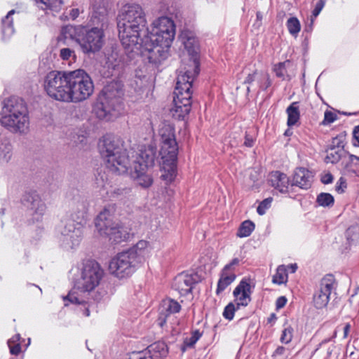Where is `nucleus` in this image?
<instances>
[{
	"mask_svg": "<svg viewBox=\"0 0 359 359\" xmlns=\"http://www.w3.org/2000/svg\"><path fill=\"white\" fill-rule=\"evenodd\" d=\"M313 177L312 172L309 170L304 168H298L294 171L292 184L301 189H308L311 186Z\"/></svg>",
	"mask_w": 359,
	"mask_h": 359,
	"instance_id": "22",
	"label": "nucleus"
},
{
	"mask_svg": "<svg viewBox=\"0 0 359 359\" xmlns=\"http://www.w3.org/2000/svg\"><path fill=\"white\" fill-rule=\"evenodd\" d=\"M290 268L291 269L292 272L294 273L296 271L297 267L296 264H294V265L292 264L290 266Z\"/></svg>",
	"mask_w": 359,
	"mask_h": 359,
	"instance_id": "62",
	"label": "nucleus"
},
{
	"mask_svg": "<svg viewBox=\"0 0 359 359\" xmlns=\"http://www.w3.org/2000/svg\"><path fill=\"white\" fill-rule=\"evenodd\" d=\"M334 278L331 274L326 275L320 280L313 297V302L316 309H323L327 305L334 289Z\"/></svg>",
	"mask_w": 359,
	"mask_h": 359,
	"instance_id": "14",
	"label": "nucleus"
},
{
	"mask_svg": "<svg viewBox=\"0 0 359 359\" xmlns=\"http://www.w3.org/2000/svg\"><path fill=\"white\" fill-rule=\"evenodd\" d=\"M83 28L82 27L73 25L64 26L61 29L60 38L64 39H71L77 42V39L81 37Z\"/></svg>",
	"mask_w": 359,
	"mask_h": 359,
	"instance_id": "25",
	"label": "nucleus"
},
{
	"mask_svg": "<svg viewBox=\"0 0 359 359\" xmlns=\"http://www.w3.org/2000/svg\"><path fill=\"white\" fill-rule=\"evenodd\" d=\"M272 202L271 198H268L262 201L260 204L258 205L257 211L259 215H263L265 214L267 209H269L271 206Z\"/></svg>",
	"mask_w": 359,
	"mask_h": 359,
	"instance_id": "43",
	"label": "nucleus"
},
{
	"mask_svg": "<svg viewBox=\"0 0 359 359\" xmlns=\"http://www.w3.org/2000/svg\"><path fill=\"white\" fill-rule=\"evenodd\" d=\"M257 19H259V20H262V13H261L260 12H257Z\"/></svg>",
	"mask_w": 359,
	"mask_h": 359,
	"instance_id": "63",
	"label": "nucleus"
},
{
	"mask_svg": "<svg viewBox=\"0 0 359 359\" xmlns=\"http://www.w3.org/2000/svg\"><path fill=\"white\" fill-rule=\"evenodd\" d=\"M131 192L130 189L127 187H118L114 188L108 192L109 197L111 200H120L122 201L126 197L130 196Z\"/></svg>",
	"mask_w": 359,
	"mask_h": 359,
	"instance_id": "29",
	"label": "nucleus"
},
{
	"mask_svg": "<svg viewBox=\"0 0 359 359\" xmlns=\"http://www.w3.org/2000/svg\"><path fill=\"white\" fill-rule=\"evenodd\" d=\"M336 119H337V116L334 113L329 111H326L325 112V116H324V120H323L324 123H333Z\"/></svg>",
	"mask_w": 359,
	"mask_h": 359,
	"instance_id": "46",
	"label": "nucleus"
},
{
	"mask_svg": "<svg viewBox=\"0 0 359 359\" xmlns=\"http://www.w3.org/2000/svg\"><path fill=\"white\" fill-rule=\"evenodd\" d=\"M147 25L145 13L137 4L124 5L118 12L117 28L121 44L126 51L138 55L141 50V32Z\"/></svg>",
	"mask_w": 359,
	"mask_h": 359,
	"instance_id": "5",
	"label": "nucleus"
},
{
	"mask_svg": "<svg viewBox=\"0 0 359 359\" xmlns=\"http://www.w3.org/2000/svg\"><path fill=\"white\" fill-rule=\"evenodd\" d=\"M180 38L189 58L188 62L183 63L178 70L173 97L174 105L170 109L172 116L176 119L183 118L191 110L192 83L200 71L198 39L189 30H183Z\"/></svg>",
	"mask_w": 359,
	"mask_h": 359,
	"instance_id": "1",
	"label": "nucleus"
},
{
	"mask_svg": "<svg viewBox=\"0 0 359 359\" xmlns=\"http://www.w3.org/2000/svg\"><path fill=\"white\" fill-rule=\"evenodd\" d=\"M334 346L333 344L329 346L327 348V357H330L334 350Z\"/></svg>",
	"mask_w": 359,
	"mask_h": 359,
	"instance_id": "59",
	"label": "nucleus"
},
{
	"mask_svg": "<svg viewBox=\"0 0 359 359\" xmlns=\"http://www.w3.org/2000/svg\"><path fill=\"white\" fill-rule=\"evenodd\" d=\"M107 10L101 0H98L92 6V21L95 25L104 27L107 22Z\"/></svg>",
	"mask_w": 359,
	"mask_h": 359,
	"instance_id": "23",
	"label": "nucleus"
},
{
	"mask_svg": "<svg viewBox=\"0 0 359 359\" xmlns=\"http://www.w3.org/2000/svg\"><path fill=\"white\" fill-rule=\"evenodd\" d=\"M290 62L286 60L283 62H279L273 66V70L275 72L277 77L285 80L287 75V67L290 65Z\"/></svg>",
	"mask_w": 359,
	"mask_h": 359,
	"instance_id": "36",
	"label": "nucleus"
},
{
	"mask_svg": "<svg viewBox=\"0 0 359 359\" xmlns=\"http://www.w3.org/2000/svg\"><path fill=\"white\" fill-rule=\"evenodd\" d=\"M346 187V180L343 177H340L335 187L336 191L339 193H341Z\"/></svg>",
	"mask_w": 359,
	"mask_h": 359,
	"instance_id": "47",
	"label": "nucleus"
},
{
	"mask_svg": "<svg viewBox=\"0 0 359 359\" xmlns=\"http://www.w3.org/2000/svg\"><path fill=\"white\" fill-rule=\"evenodd\" d=\"M196 282V275L181 273L174 278L172 288L181 295H187L191 292Z\"/></svg>",
	"mask_w": 359,
	"mask_h": 359,
	"instance_id": "16",
	"label": "nucleus"
},
{
	"mask_svg": "<svg viewBox=\"0 0 359 359\" xmlns=\"http://www.w3.org/2000/svg\"><path fill=\"white\" fill-rule=\"evenodd\" d=\"M293 332L294 329L290 325L285 327L280 338V342L285 344H289L292 339Z\"/></svg>",
	"mask_w": 359,
	"mask_h": 359,
	"instance_id": "39",
	"label": "nucleus"
},
{
	"mask_svg": "<svg viewBox=\"0 0 359 359\" xmlns=\"http://www.w3.org/2000/svg\"><path fill=\"white\" fill-rule=\"evenodd\" d=\"M276 319H277V318H276V314L273 313L268 318L267 321L269 323L273 324L276 322Z\"/></svg>",
	"mask_w": 359,
	"mask_h": 359,
	"instance_id": "58",
	"label": "nucleus"
},
{
	"mask_svg": "<svg viewBox=\"0 0 359 359\" xmlns=\"http://www.w3.org/2000/svg\"><path fill=\"white\" fill-rule=\"evenodd\" d=\"M325 161L326 163H336L345 154V151L341 148L329 147L326 151Z\"/></svg>",
	"mask_w": 359,
	"mask_h": 359,
	"instance_id": "28",
	"label": "nucleus"
},
{
	"mask_svg": "<svg viewBox=\"0 0 359 359\" xmlns=\"http://www.w3.org/2000/svg\"><path fill=\"white\" fill-rule=\"evenodd\" d=\"M201 334L198 331H196L193 333L192 336L189 338H187L184 341L183 347L182 350L184 351L187 348L192 347L196 341L199 339Z\"/></svg>",
	"mask_w": 359,
	"mask_h": 359,
	"instance_id": "40",
	"label": "nucleus"
},
{
	"mask_svg": "<svg viewBox=\"0 0 359 359\" xmlns=\"http://www.w3.org/2000/svg\"><path fill=\"white\" fill-rule=\"evenodd\" d=\"M254 144V139L248 134L245 135L244 144L248 147H252Z\"/></svg>",
	"mask_w": 359,
	"mask_h": 359,
	"instance_id": "54",
	"label": "nucleus"
},
{
	"mask_svg": "<svg viewBox=\"0 0 359 359\" xmlns=\"http://www.w3.org/2000/svg\"><path fill=\"white\" fill-rule=\"evenodd\" d=\"M104 274L103 269L97 262L86 261L83 264L79 278L75 282L72 290L64 297V301L81 304L86 302L85 298L87 296H91L95 301L100 300L106 292L96 290L101 285Z\"/></svg>",
	"mask_w": 359,
	"mask_h": 359,
	"instance_id": "6",
	"label": "nucleus"
},
{
	"mask_svg": "<svg viewBox=\"0 0 359 359\" xmlns=\"http://www.w3.org/2000/svg\"><path fill=\"white\" fill-rule=\"evenodd\" d=\"M272 81L268 74H264L258 79V85L260 89L266 90L271 86Z\"/></svg>",
	"mask_w": 359,
	"mask_h": 359,
	"instance_id": "42",
	"label": "nucleus"
},
{
	"mask_svg": "<svg viewBox=\"0 0 359 359\" xmlns=\"http://www.w3.org/2000/svg\"><path fill=\"white\" fill-rule=\"evenodd\" d=\"M288 134H289V130H287L285 131V135H287Z\"/></svg>",
	"mask_w": 359,
	"mask_h": 359,
	"instance_id": "64",
	"label": "nucleus"
},
{
	"mask_svg": "<svg viewBox=\"0 0 359 359\" xmlns=\"http://www.w3.org/2000/svg\"><path fill=\"white\" fill-rule=\"evenodd\" d=\"M351 325L349 323H346L344 327V338H346L349 334L351 330Z\"/></svg>",
	"mask_w": 359,
	"mask_h": 359,
	"instance_id": "57",
	"label": "nucleus"
},
{
	"mask_svg": "<svg viewBox=\"0 0 359 359\" xmlns=\"http://www.w3.org/2000/svg\"><path fill=\"white\" fill-rule=\"evenodd\" d=\"M269 182L271 187L280 193H287L290 179L286 174L280 171H273L269 175Z\"/></svg>",
	"mask_w": 359,
	"mask_h": 359,
	"instance_id": "21",
	"label": "nucleus"
},
{
	"mask_svg": "<svg viewBox=\"0 0 359 359\" xmlns=\"http://www.w3.org/2000/svg\"><path fill=\"white\" fill-rule=\"evenodd\" d=\"M149 245V243L146 241L142 240L136 243V245L130 248L129 250L135 252L138 257L139 262L141 263L142 257L145 253Z\"/></svg>",
	"mask_w": 359,
	"mask_h": 359,
	"instance_id": "34",
	"label": "nucleus"
},
{
	"mask_svg": "<svg viewBox=\"0 0 359 359\" xmlns=\"http://www.w3.org/2000/svg\"><path fill=\"white\" fill-rule=\"evenodd\" d=\"M337 330H334V333H333V335L332 337L330 338H327V339H325L324 340H323L320 344H319V347L316 348V351L319 348H323L325 345H326L327 343H329L330 341H331L333 339H334L336 337H337Z\"/></svg>",
	"mask_w": 359,
	"mask_h": 359,
	"instance_id": "51",
	"label": "nucleus"
},
{
	"mask_svg": "<svg viewBox=\"0 0 359 359\" xmlns=\"http://www.w3.org/2000/svg\"><path fill=\"white\" fill-rule=\"evenodd\" d=\"M156 149L151 146L144 147L139 150L133 165L139 168H148L153 166L156 158Z\"/></svg>",
	"mask_w": 359,
	"mask_h": 359,
	"instance_id": "18",
	"label": "nucleus"
},
{
	"mask_svg": "<svg viewBox=\"0 0 359 359\" xmlns=\"http://www.w3.org/2000/svg\"><path fill=\"white\" fill-rule=\"evenodd\" d=\"M87 212L83 201H73L71 217L72 219H64L57 228L58 239L60 245L66 250L78 247L81 241L83 230L81 222Z\"/></svg>",
	"mask_w": 359,
	"mask_h": 359,
	"instance_id": "7",
	"label": "nucleus"
},
{
	"mask_svg": "<svg viewBox=\"0 0 359 359\" xmlns=\"http://www.w3.org/2000/svg\"><path fill=\"white\" fill-rule=\"evenodd\" d=\"M138 257L133 250H127L118 253L111 259L109 269L111 274L118 278H124L131 276L140 265Z\"/></svg>",
	"mask_w": 359,
	"mask_h": 359,
	"instance_id": "12",
	"label": "nucleus"
},
{
	"mask_svg": "<svg viewBox=\"0 0 359 359\" xmlns=\"http://www.w3.org/2000/svg\"><path fill=\"white\" fill-rule=\"evenodd\" d=\"M59 55L61 60L68 62L69 64L75 62L76 60L74 50L69 48H60Z\"/></svg>",
	"mask_w": 359,
	"mask_h": 359,
	"instance_id": "38",
	"label": "nucleus"
},
{
	"mask_svg": "<svg viewBox=\"0 0 359 359\" xmlns=\"http://www.w3.org/2000/svg\"><path fill=\"white\" fill-rule=\"evenodd\" d=\"M158 133L161 141L160 154L163 161V168L168 172L170 180H172L176 175L178 154L174 128L170 124L163 123L161 125Z\"/></svg>",
	"mask_w": 359,
	"mask_h": 359,
	"instance_id": "11",
	"label": "nucleus"
},
{
	"mask_svg": "<svg viewBox=\"0 0 359 359\" xmlns=\"http://www.w3.org/2000/svg\"><path fill=\"white\" fill-rule=\"evenodd\" d=\"M22 203L30 212L33 222L42 219L46 210V206L35 191H26L22 197Z\"/></svg>",
	"mask_w": 359,
	"mask_h": 359,
	"instance_id": "15",
	"label": "nucleus"
},
{
	"mask_svg": "<svg viewBox=\"0 0 359 359\" xmlns=\"http://www.w3.org/2000/svg\"><path fill=\"white\" fill-rule=\"evenodd\" d=\"M333 180V177L331 173H325L321 177V182L325 184L331 183Z\"/></svg>",
	"mask_w": 359,
	"mask_h": 359,
	"instance_id": "50",
	"label": "nucleus"
},
{
	"mask_svg": "<svg viewBox=\"0 0 359 359\" xmlns=\"http://www.w3.org/2000/svg\"><path fill=\"white\" fill-rule=\"evenodd\" d=\"M123 83L119 81L108 83L101 91L93 111L96 116L105 121L117 117L123 110Z\"/></svg>",
	"mask_w": 359,
	"mask_h": 359,
	"instance_id": "8",
	"label": "nucleus"
},
{
	"mask_svg": "<svg viewBox=\"0 0 359 359\" xmlns=\"http://www.w3.org/2000/svg\"><path fill=\"white\" fill-rule=\"evenodd\" d=\"M353 135L354 140L353 144L359 147V125L355 127Z\"/></svg>",
	"mask_w": 359,
	"mask_h": 359,
	"instance_id": "49",
	"label": "nucleus"
},
{
	"mask_svg": "<svg viewBox=\"0 0 359 359\" xmlns=\"http://www.w3.org/2000/svg\"><path fill=\"white\" fill-rule=\"evenodd\" d=\"M344 137L342 136H337L332 139V144L330 147L333 148H341L344 149Z\"/></svg>",
	"mask_w": 359,
	"mask_h": 359,
	"instance_id": "44",
	"label": "nucleus"
},
{
	"mask_svg": "<svg viewBox=\"0 0 359 359\" xmlns=\"http://www.w3.org/2000/svg\"><path fill=\"white\" fill-rule=\"evenodd\" d=\"M287 27L291 35L296 37L301 29L299 20L295 17L290 18L287 21Z\"/></svg>",
	"mask_w": 359,
	"mask_h": 359,
	"instance_id": "35",
	"label": "nucleus"
},
{
	"mask_svg": "<svg viewBox=\"0 0 359 359\" xmlns=\"http://www.w3.org/2000/svg\"><path fill=\"white\" fill-rule=\"evenodd\" d=\"M287 280V274L284 266H279L276 269V274L273 276V283L281 285Z\"/></svg>",
	"mask_w": 359,
	"mask_h": 359,
	"instance_id": "37",
	"label": "nucleus"
},
{
	"mask_svg": "<svg viewBox=\"0 0 359 359\" xmlns=\"http://www.w3.org/2000/svg\"><path fill=\"white\" fill-rule=\"evenodd\" d=\"M252 292V287L247 280H243L240 282L233 291L237 309L248 305L251 301Z\"/></svg>",
	"mask_w": 359,
	"mask_h": 359,
	"instance_id": "17",
	"label": "nucleus"
},
{
	"mask_svg": "<svg viewBox=\"0 0 359 359\" xmlns=\"http://www.w3.org/2000/svg\"><path fill=\"white\" fill-rule=\"evenodd\" d=\"M316 203L322 207H332L334 203V197L328 193H320L318 195Z\"/></svg>",
	"mask_w": 359,
	"mask_h": 359,
	"instance_id": "32",
	"label": "nucleus"
},
{
	"mask_svg": "<svg viewBox=\"0 0 359 359\" xmlns=\"http://www.w3.org/2000/svg\"><path fill=\"white\" fill-rule=\"evenodd\" d=\"M104 37L103 27L97 26L90 29L83 27L77 43L84 53H95L102 48Z\"/></svg>",
	"mask_w": 359,
	"mask_h": 359,
	"instance_id": "13",
	"label": "nucleus"
},
{
	"mask_svg": "<svg viewBox=\"0 0 359 359\" xmlns=\"http://www.w3.org/2000/svg\"><path fill=\"white\" fill-rule=\"evenodd\" d=\"M236 279V275L233 271H228L222 269L220 278L217 283L216 293L218 294L224 291Z\"/></svg>",
	"mask_w": 359,
	"mask_h": 359,
	"instance_id": "24",
	"label": "nucleus"
},
{
	"mask_svg": "<svg viewBox=\"0 0 359 359\" xmlns=\"http://www.w3.org/2000/svg\"><path fill=\"white\" fill-rule=\"evenodd\" d=\"M255 229V224L250 221H244L240 226L236 233L238 237L244 238L249 236Z\"/></svg>",
	"mask_w": 359,
	"mask_h": 359,
	"instance_id": "30",
	"label": "nucleus"
},
{
	"mask_svg": "<svg viewBox=\"0 0 359 359\" xmlns=\"http://www.w3.org/2000/svg\"><path fill=\"white\" fill-rule=\"evenodd\" d=\"M99 149L106 167L111 172L123 174L130 168L131 177L140 186L147 188L152 184V177L146 173L147 168H139L137 164L132 165L130 164L126 149L118 139L109 136L104 137L100 141Z\"/></svg>",
	"mask_w": 359,
	"mask_h": 359,
	"instance_id": "3",
	"label": "nucleus"
},
{
	"mask_svg": "<svg viewBox=\"0 0 359 359\" xmlns=\"http://www.w3.org/2000/svg\"><path fill=\"white\" fill-rule=\"evenodd\" d=\"M1 125L15 134H25L29 130V118L22 100L11 97L4 102L0 117Z\"/></svg>",
	"mask_w": 359,
	"mask_h": 359,
	"instance_id": "9",
	"label": "nucleus"
},
{
	"mask_svg": "<svg viewBox=\"0 0 359 359\" xmlns=\"http://www.w3.org/2000/svg\"><path fill=\"white\" fill-rule=\"evenodd\" d=\"M181 306L180 304L172 299L163 300L159 309V316L157 320L158 325L163 327L170 314L179 312Z\"/></svg>",
	"mask_w": 359,
	"mask_h": 359,
	"instance_id": "19",
	"label": "nucleus"
},
{
	"mask_svg": "<svg viewBox=\"0 0 359 359\" xmlns=\"http://www.w3.org/2000/svg\"><path fill=\"white\" fill-rule=\"evenodd\" d=\"M20 339V335L16 334L8 341V346L11 354L17 355L20 353L21 346Z\"/></svg>",
	"mask_w": 359,
	"mask_h": 359,
	"instance_id": "33",
	"label": "nucleus"
},
{
	"mask_svg": "<svg viewBox=\"0 0 359 359\" xmlns=\"http://www.w3.org/2000/svg\"><path fill=\"white\" fill-rule=\"evenodd\" d=\"M147 35L141 40L139 54L145 55L150 63L157 64L168 56L175 35V25L168 17H161L151 24V29H147Z\"/></svg>",
	"mask_w": 359,
	"mask_h": 359,
	"instance_id": "4",
	"label": "nucleus"
},
{
	"mask_svg": "<svg viewBox=\"0 0 359 359\" xmlns=\"http://www.w3.org/2000/svg\"><path fill=\"white\" fill-rule=\"evenodd\" d=\"M70 16L71 18L74 20L76 19L79 15V10L78 8H73L70 11Z\"/></svg>",
	"mask_w": 359,
	"mask_h": 359,
	"instance_id": "56",
	"label": "nucleus"
},
{
	"mask_svg": "<svg viewBox=\"0 0 359 359\" xmlns=\"http://www.w3.org/2000/svg\"><path fill=\"white\" fill-rule=\"evenodd\" d=\"M15 10L10 11L6 17L2 20V33L4 38H9L14 33L12 15Z\"/></svg>",
	"mask_w": 359,
	"mask_h": 359,
	"instance_id": "27",
	"label": "nucleus"
},
{
	"mask_svg": "<svg viewBox=\"0 0 359 359\" xmlns=\"http://www.w3.org/2000/svg\"><path fill=\"white\" fill-rule=\"evenodd\" d=\"M38 4H41L42 9H50L55 12H58L61 8L62 0H36Z\"/></svg>",
	"mask_w": 359,
	"mask_h": 359,
	"instance_id": "31",
	"label": "nucleus"
},
{
	"mask_svg": "<svg viewBox=\"0 0 359 359\" xmlns=\"http://www.w3.org/2000/svg\"><path fill=\"white\" fill-rule=\"evenodd\" d=\"M237 306L235 305L233 303H229L226 307L224 308V312H223V316L229 320H231L233 318L234 313L236 310H238Z\"/></svg>",
	"mask_w": 359,
	"mask_h": 359,
	"instance_id": "41",
	"label": "nucleus"
},
{
	"mask_svg": "<svg viewBox=\"0 0 359 359\" xmlns=\"http://www.w3.org/2000/svg\"><path fill=\"white\" fill-rule=\"evenodd\" d=\"M14 156V146L10 137L0 134V163L7 164Z\"/></svg>",
	"mask_w": 359,
	"mask_h": 359,
	"instance_id": "20",
	"label": "nucleus"
},
{
	"mask_svg": "<svg viewBox=\"0 0 359 359\" xmlns=\"http://www.w3.org/2000/svg\"><path fill=\"white\" fill-rule=\"evenodd\" d=\"M116 205H106L95 219V226L98 232L114 243H121L128 238L127 229L114 219Z\"/></svg>",
	"mask_w": 359,
	"mask_h": 359,
	"instance_id": "10",
	"label": "nucleus"
},
{
	"mask_svg": "<svg viewBox=\"0 0 359 359\" xmlns=\"http://www.w3.org/2000/svg\"><path fill=\"white\" fill-rule=\"evenodd\" d=\"M350 353V356H351L353 354V351L352 350L351 346L349 344L347 345L346 347V353Z\"/></svg>",
	"mask_w": 359,
	"mask_h": 359,
	"instance_id": "60",
	"label": "nucleus"
},
{
	"mask_svg": "<svg viewBox=\"0 0 359 359\" xmlns=\"http://www.w3.org/2000/svg\"><path fill=\"white\" fill-rule=\"evenodd\" d=\"M287 114V124L289 127L296 125L300 118L299 102H293L286 109Z\"/></svg>",
	"mask_w": 359,
	"mask_h": 359,
	"instance_id": "26",
	"label": "nucleus"
},
{
	"mask_svg": "<svg viewBox=\"0 0 359 359\" xmlns=\"http://www.w3.org/2000/svg\"><path fill=\"white\" fill-rule=\"evenodd\" d=\"M257 72H253L252 74H249L248 75V76L246 77V79H245V80L244 83H248V84H250V83H252L254 81H255V80H256V79H257Z\"/></svg>",
	"mask_w": 359,
	"mask_h": 359,
	"instance_id": "53",
	"label": "nucleus"
},
{
	"mask_svg": "<svg viewBox=\"0 0 359 359\" xmlns=\"http://www.w3.org/2000/svg\"><path fill=\"white\" fill-rule=\"evenodd\" d=\"M323 6H324V3L322 1H320L316 4V5L312 12V18L311 20V23H313V19L316 18L319 15V13L322 11Z\"/></svg>",
	"mask_w": 359,
	"mask_h": 359,
	"instance_id": "45",
	"label": "nucleus"
},
{
	"mask_svg": "<svg viewBox=\"0 0 359 359\" xmlns=\"http://www.w3.org/2000/svg\"><path fill=\"white\" fill-rule=\"evenodd\" d=\"M287 302V299L285 297H280L276 300L277 309H281L285 306Z\"/></svg>",
	"mask_w": 359,
	"mask_h": 359,
	"instance_id": "52",
	"label": "nucleus"
},
{
	"mask_svg": "<svg viewBox=\"0 0 359 359\" xmlns=\"http://www.w3.org/2000/svg\"><path fill=\"white\" fill-rule=\"evenodd\" d=\"M83 315L88 317L90 316V311L88 308H86L83 311Z\"/></svg>",
	"mask_w": 359,
	"mask_h": 359,
	"instance_id": "61",
	"label": "nucleus"
},
{
	"mask_svg": "<svg viewBox=\"0 0 359 359\" xmlns=\"http://www.w3.org/2000/svg\"><path fill=\"white\" fill-rule=\"evenodd\" d=\"M239 263H240V259L238 258H234L231 260V262L229 264H226L223 268V269H224L225 271H233V268L235 266L238 265Z\"/></svg>",
	"mask_w": 359,
	"mask_h": 359,
	"instance_id": "48",
	"label": "nucleus"
},
{
	"mask_svg": "<svg viewBox=\"0 0 359 359\" xmlns=\"http://www.w3.org/2000/svg\"><path fill=\"white\" fill-rule=\"evenodd\" d=\"M44 90L51 98L65 102H80L93 93L91 77L83 69L51 71L44 79Z\"/></svg>",
	"mask_w": 359,
	"mask_h": 359,
	"instance_id": "2",
	"label": "nucleus"
},
{
	"mask_svg": "<svg viewBox=\"0 0 359 359\" xmlns=\"http://www.w3.org/2000/svg\"><path fill=\"white\" fill-rule=\"evenodd\" d=\"M286 348L283 346H278L274 351L273 355H282L285 353Z\"/></svg>",
	"mask_w": 359,
	"mask_h": 359,
	"instance_id": "55",
	"label": "nucleus"
}]
</instances>
